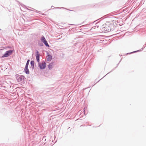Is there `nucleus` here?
Here are the masks:
<instances>
[{
  "label": "nucleus",
  "instance_id": "nucleus-1",
  "mask_svg": "<svg viewBox=\"0 0 146 146\" xmlns=\"http://www.w3.org/2000/svg\"><path fill=\"white\" fill-rule=\"evenodd\" d=\"M114 29V25L113 24L110 22H107L102 26V31L105 33L113 31Z\"/></svg>",
  "mask_w": 146,
  "mask_h": 146
},
{
  "label": "nucleus",
  "instance_id": "nucleus-2",
  "mask_svg": "<svg viewBox=\"0 0 146 146\" xmlns=\"http://www.w3.org/2000/svg\"><path fill=\"white\" fill-rule=\"evenodd\" d=\"M15 78L18 82H22L26 78L23 75H20L18 74L15 75Z\"/></svg>",
  "mask_w": 146,
  "mask_h": 146
},
{
  "label": "nucleus",
  "instance_id": "nucleus-3",
  "mask_svg": "<svg viewBox=\"0 0 146 146\" xmlns=\"http://www.w3.org/2000/svg\"><path fill=\"white\" fill-rule=\"evenodd\" d=\"M14 50H10L6 51L2 56V58L7 57L11 55L13 53Z\"/></svg>",
  "mask_w": 146,
  "mask_h": 146
},
{
  "label": "nucleus",
  "instance_id": "nucleus-4",
  "mask_svg": "<svg viewBox=\"0 0 146 146\" xmlns=\"http://www.w3.org/2000/svg\"><path fill=\"white\" fill-rule=\"evenodd\" d=\"M38 66L41 70L44 69L46 67V62L44 61H43L42 63H38Z\"/></svg>",
  "mask_w": 146,
  "mask_h": 146
},
{
  "label": "nucleus",
  "instance_id": "nucleus-5",
  "mask_svg": "<svg viewBox=\"0 0 146 146\" xmlns=\"http://www.w3.org/2000/svg\"><path fill=\"white\" fill-rule=\"evenodd\" d=\"M47 54L48 56V58L47 59V61H50L52 59V56L48 52L47 53Z\"/></svg>",
  "mask_w": 146,
  "mask_h": 146
},
{
  "label": "nucleus",
  "instance_id": "nucleus-6",
  "mask_svg": "<svg viewBox=\"0 0 146 146\" xmlns=\"http://www.w3.org/2000/svg\"><path fill=\"white\" fill-rule=\"evenodd\" d=\"M24 72L26 74H29V71L28 68V67H26V66H25L24 68Z\"/></svg>",
  "mask_w": 146,
  "mask_h": 146
},
{
  "label": "nucleus",
  "instance_id": "nucleus-7",
  "mask_svg": "<svg viewBox=\"0 0 146 146\" xmlns=\"http://www.w3.org/2000/svg\"><path fill=\"white\" fill-rule=\"evenodd\" d=\"M36 51L35 56L36 59H40V55L39 54L38 51L37 50H36Z\"/></svg>",
  "mask_w": 146,
  "mask_h": 146
},
{
  "label": "nucleus",
  "instance_id": "nucleus-8",
  "mask_svg": "<svg viewBox=\"0 0 146 146\" xmlns=\"http://www.w3.org/2000/svg\"><path fill=\"white\" fill-rule=\"evenodd\" d=\"M54 62H52L49 64L48 65V68L49 70H50L53 68V66L54 65Z\"/></svg>",
  "mask_w": 146,
  "mask_h": 146
},
{
  "label": "nucleus",
  "instance_id": "nucleus-9",
  "mask_svg": "<svg viewBox=\"0 0 146 146\" xmlns=\"http://www.w3.org/2000/svg\"><path fill=\"white\" fill-rule=\"evenodd\" d=\"M31 65L32 67V69H33L35 68V62L33 60H31L30 62Z\"/></svg>",
  "mask_w": 146,
  "mask_h": 146
},
{
  "label": "nucleus",
  "instance_id": "nucleus-10",
  "mask_svg": "<svg viewBox=\"0 0 146 146\" xmlns=\"http://www.w3.org/2000/svg\"><path fill=\"white\" fill-rule=\"evenodd\" d=\"M43 43L45 45V46L46 47H48V48L50 47V46L48 44L47 42V41H46V40Z\"/></svg>",
  "mask_w": 146,
  "mask_h": 146
},
{
  "label": "nucleus",
  "instance_id": "nucleus-11",
  "mask_svg": "<svg viewBox=\"0 0 146 146\" xmlns=\"http://www.w3.org/2000/svg\"><path fill=\"white\" fill-rule=\"evenodd\" d=\"M42 42L39 40L38 42V44L39 46H44V44Z\"/></svg>",
  "mask_w": 146,
  "mask_h": 146
},
{
  "label": "nucleus",
  "instance_id": "nucleus-12",
  "mask_svg": "<svg viewBox=\"0 0 146 146\" xmlns=\"http://www.w3.org/2000/svg\"><path fill=\"white\" fill-rule=\"evenodd\" d=\"M46 40L45 37L43 36H42L41 38H40V40L42 42H44Z\"/></svg>",
  "mask_w": 146,
  "mask_h": 146
},
{
  "label": "nucleus",
  "instance_id": "nucleus-13",
  "mask_svg": "<svg viewBox=\"0 0 146 146\" xmlns=\"http://www.w3.org/2000/svg\"><path fill=\"white\" fill-rule=\"evenodd\" d=\"M98 23H96L95 24L96 25H96L95 26L91 28V30H92L93 29H95L96 27H97V28H98V27H99V25H97L98 24Z\"/></svg>",
  "mask_w": 146,
  "mask_h": 146
},
{
  "label": "nucleus",
  "instance_id": "nucleus-14",
  "mask_svg": "<svg viewBox=\"0 0 146 146\" xmlns=\"http://www.w3.org/2000/svg\"><path fill=\"white\" fill-rule=\"evenodd\" d=\"M29 62H30V60L29 59H28L27 62V63H26V64L25 66H26V67H28V66L29 64Z\"/></svg>",
  "mask_w": 146,
  "mask_h": 146
},
{
  "label": "nucleus",
  "instance_id": "nucleus-15",
  "mask_svg": "<svg viewBox=\"0 0 146 146\" xmlns=\"http://www.w3.org/2000/svg\"><path fill=\"white\" fill-rule=\"evenodd\" d=\"M119 62L118 63V64H117V66L115 67L113 69L111 70V71H110V72H109V73H110L111 72H112L116 68H117L119 64Z\"/></svg>",
  "mask_w": 146,
  "mask_h": 146
},
{
  "label": "nucleus",
  "instance_id": "nucleus-16",
  "mask_svg": "<svg viewBox=\"0 0 146 146\" xmlns=\"http://www.w3.org/2000/svg\"><path fill=\"white\" fill-rule=\"evenodd\" d=\"M42 140L43 141H45L46 140V136H44L43 137L42 139Z\"/></svg>",
  "mask_w": 146,
  "mask_h": 146
},
{
  "label": "nucleus",
  "instance_id": "nucleus-17",
  "mask_svg": "<svg viewBox=\"0 0 146 146\" xmlns=\"http://www.w3.org/2000/svg\"><path fill=\"white\" fill-rule=\"evenodd\" d=\"M56 9H65V8H64V7H56Z\"/></svg>",
  "mask_w": 146,
  "mask_h": 146
},
{
  "label": "nucleus",
  "instance_id": "nucleus-18",
  "mask_svg": "<svg viewBox=\"0 0 146 146\" xmlns=\"http://www.w3.org/2000/svg\"><path fill=\"white\" fill-rule=\"evenodd\" d=\"M36 61H37V62H38V63H40L39 62L40 59H36Z\"/></svg>",
  "mask_w": 146,
  "mask_h": 146
},
{
  "label": "nucleus",
  "instance_id": "nucleus-19",
  "mask_svg": "<svg viewBox=\"0 0 146 146\" xmlns=\"http://www.w3.org/2000/svg\"><path fill=\"white\" fill-rule=\"evenodd\" d=\"M36 12L40 14L41 13V12L40 11H37V10H36Z\"/></svg>",
  "mask_w": 146,
  "mask_h": 146
},
{
  "label": "nucleus",
  "instance_id": "nucleus-20",
  "mask_svg": "<svg viewBox=\"0 0 146 146\" xmlns=\"http://www.w3.org/2000/svg\"><path fill=\"white\" fill-rule=\"evenodd\" d=\"M121 59L120 60V61L119 62V63H120V62H121V61L122 60V57H121Z\"/></svg>",
  "mask_w": 146,
  "mask_h": 146
},
{
  "label": "nucleus",
  "instance_id": "nucleus-21",
  "mask_svg": "<svg viewBox=\"0 0 146 146\" xmlns=\"http://www.w3.org/2000/svg\"><path fill=\"white\" fill-rule=\"evenodd\" d=\"M84 114H85V108H84Z\"/></svg>",
  "mask_w": 146,
  "mask_h": 146
},
{
  "label": "nucleus",
  "instance_id": "nucleus-22",
  "mask_svg": "<svg viewBox=\"0 0 146 146\" xmlns=\"http://www.w3.org/2000/svg\"><path fill=\"white\" fill-rule=\"evenodd\" d=\"M97 21V20H96V21H94L93 23H94L96 22Z\"/></svg>",
  "mask_w": 146,
  "mask_h": 146
},
{
  "label": "nucleus",
  "instance_id": "nucleus-23",
  "mask_svg": "<svg viewBox=\"0 0 146 146\" xmlns=\"http://www.w3.org/2000/svg\"><path fill=\"white\" fill-rule=\"evenodd\" d=\"M109 73H108L107 74H106L105 76H104V77H102V78H104V77H105V76H106L107 75V74H108Z\"/></svg>",
  "mask_w": 146,
  "mask_h": 146
},
{
  "label": "nucleus",
  "instance_id": "nucleus-24",
  "mask_svg": "<svg viewBox=\"0 0 146 146\" xmlns=\"http://www.w3.org/2000/svg\"><path fill=\"white\" fill-rule=\"evenodd\" d=\"M109 73H108L107 74H106L105 76H104V77H102V78H104V77H105V76H106L107 75V74H108Z\"/></svg>",
  "mask_w": 146,
  "mask_h": 146
},
{
  "label": "nucleus",
  "instance_id": "nucleus-25",
  "mask_svg": "<svg viewBox=\"0 0 146 146\" xmlns=\"http://www.w3.org/2000/svg\"><path fill=\"white\" fill-rule=\"evenodd\" d=\"M8 48H11V47H8Z\"/></svg>",
  "mask_w": 146,
  "mask_h": 146
},
{
  "label": "nucleus",
  "instance_id": "nucleus-26",
  "mask_svg": "<svg viewBox=\"0 0 146 146\" xmlns=\"http://www.w3.org/2000/svg\"><path fill=\"white\" fill-rule=\"evenodd\" d=\"M54 7L53 6H51V7H52H52Z\"/></svg>",
  "mask_w": 146,
  "mask_h": 146
},
{
  "label": "nucleus",
  "instance_id": "nucleus-27",
  "mask_svg": "<svg viewBox=\"0 0 146 146\" xmlns=\"http://www.w3.org/2000/svg\"><path fill=\"white\" fill-rule=\"evenodd\" d=\"M119 56H122V55H120V54H119Z\"/></svg>",
  "mask_w": 146,
  "mask_h": 146
},
{
  "label": "nucleus",
  "instance_id": "nucleus-28",
  "mask_svg": "<svg viewBox=\"0 0 146 146\" xmlns=\"http://www.w3.org/2000/svg\"><path fill=\"white\" fill-rule=\"evenodd\" d=\"M88 88H85V89H86Z\"/></svg>",
  "mask_w": 146,
  "mask_h": 146
},
{
  "label": "nucleus",
  "instance_id": "nucleus-29",
  "mask_svg": "<svg viewBox=\"0 0 146 146\" xmlns=\"http://www.w3.org/2000/svg\"><path fill=\"white\" fill-rule=\"evenodd\" d=\"M68 10H70V11H72L71 10H69V9H68Z\"/></svg>",
  "mask_w": 146,
  "mask_h": 146
},
{
  "label": "nucleus",
  "instance_id": "nucleus-30",
  "mask_svg": "<svg viewBox=\"0 0 146 146\" xmlns=\"http://www.w3.org/2000/svg\"><path fill=\"white\" fill-rule=\"evenodd\" d=\"M92 23H90L89 25H90V24H91Z\"/></svg>",
  "mask_w": 146,
  "mask_h": 146
},
{
  "label": "nucleus",
  "instance_id": "nucleus-31",
  "mask_svg": "<svg viewBox=\"0 0 146 146\" xmlns=\"http://www.w3.org/2000/svg\"><path fill=\"white\" fill-rule=\"evenodd\" d=\"M1 29H0V31H1Z\"/></svg>",
  "mask_w": 146,
  "mask_h": 146
}]
</instances>
